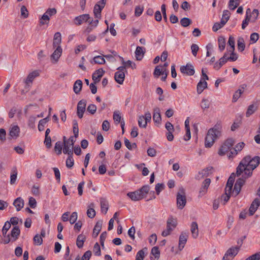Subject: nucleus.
I'll return each mask as SVG.
<instances>
[{
  "mask_svg": "<svg viewBox=\"0 0 260 260\" xmlns=\"http://www.w3.org/2000/svg\"><path fill=\"white\" fill-rule=\"evenodd\" d=\"M207 87V83L206 81H200L198 83L197 87V91L198 94H201L203 90Z\"/></svg>",
  "mask_w": 260,
  "mask_h": 260,
  "instance_id": "nucleus-28",
  "label": "nucleus"
},
{
  "mask_svg": "<svg viewBox=\"0 0 260 260\" xmlns=\"http://www.w3.org/2000/svg\"><path fill=\"white\" fill-rule=\"evenodd\" d=\"M86 101L85 100H80L77 107V115L79 118H82L86 110Z\"/></svg>",
  "mask_w": 260,
  "mask_h": 260,
  "instance_id": "nucleus-12",
  "label": "nucleus"
},
{
  "mask_svg": "<svg viewBox=\"0 0 260 260\" xmlns=\"http://www.w3.org/2000/svg\"><path fill=\"white\" fill-rule=\"evenodd\" d=\"M260 163V157L256 156L251 158L247 155L242 159L237 168L236 175L240 176L242 174L245 177L249 178L251 176L252 171L258 166Z\"/></svg>",
  "mask_w": 260,
  "mask_h": 260,
  "instance_id": "nucleus-1",
  "label": "nucleus"
},
{
  "mask_svg": "<svg viewBox=\"0 0 260 260\" xmlns=\"http://www.w3.org/2000/svg\"><path fill=\"white\" fill-rule=\"evenodd\" d=\"M94 206L93 204H91L87 211V215L89 218H93L95 216V211L93 208Z\"/></svg>",
  "mask_w": 260,
  "mask_h": 260,
  "instance_id": "nucleus-39",
  "label": "nucleus"
},
{
  "mask_svg": "<svg viewBox=\"0 0 260 260\" xmlns=\"http://www.w3.org/2000/svg\"><path fill=\"white\" fill-rule=\"evenodd\" d=\"M177 224V221L176 218H174L173 217V216H170L167 222V225H169L171 228L174 230L175 228L176 227Z\"/></svg>",
  "mask_w": 260,
  "mask_h": 260,
  "instance_id": "nucleus-33",
  "label": "nucleus"
},
{
  "mask_svg": "<svg viewBox=\"0 0 260 260\" xmlns=\"http://www.w3.org/2000/svg\"><path fill=\"white\" fill-rule=\"evenodd\" d=\"M210 103L207 99H203L202 100L201 107L202 109L205 110L209 108Z\"/></svg>",
  "mask_w": 260,
  "mask_h": 260,
  "instance_id": "nucleus-51",
  "label": "nucleus"
},
{
  "mask_svg": "<svg viewBox=\"0 0 260 260\" xmlns=\"http://www.w3.org/2000/svg\"><path fill=\"white\" fill-rule=\"evenodd\" d=\"M104 55H102V56L98 55L93 57L92 61H91V63H96L99 64H103L105 63V59L104 58Z\"/></svg>",
  "mask_w": 260,
  "mask_h": 260,
  "instance_id": "nucleus-27",
  "label": "nucleus"
},
{
  "mask_svg": "<svg viewBox=\"0 0 260 260\" xmlns=\"http://www.w3.org/2000/svg\"><path fill=\"white\" fill-rule=\"evenodd\" d=\"M36 121V117L34 116L29 117L28 121V125L30 128H34L35 127V122Z\"/></svg>",
  "mask_w": 260,
  "mask_h": 260,
  "instance_id": "nucleus-52",
  "label": "nucleus"
},
{
  "mask_svg": "<svg viewBox=\"0 0 260 260\" xmlns=\"http://www.w3.org/2000/svg\"><path fill=\"white\" fill-rule=\"evenodd\" d=\"M149 190V186L148 185H145L136 191L127 193V196L132 201H137L145 198Z\"/></svg>",
  "mask_w": 260,
  "mask_h": 260,
  "instance_id": "nucleus-4",
  "label": "nucleus"
},
{
  "mask_svg": "<svg viewBox=\"0 0 260 260\" xmlns=\"http://www.w3.org/2000/svg\"><path fill=\"white\" fill-rule=\"evenodd\" d=\"M235 141L232 138L228 139L219 149L218 154L221 156L225 155L231 149Z\"/></svg>",
  "mask_w": 260,
  "mask_h": 260,
  "instance_id": "nucleus-7",
  "label": "nucleus"
},
{
  "mask_svg": "<svg viewBox=\"0 0 260 260\" xmlns=\"http://www.w3.org/2000/svg\"><path fill=\"white\" fill-rule=\"evenodd\" d=\"M176 200L178 208L182 209L186 204V198L183 188L181 187L179 189V192L177 194Z\"/></svg>",
  "mask_w": 260,
  "mask_h": 260,
  "instance_id": "nucleus-5",
  "label": "nucleus"
},
{
  "mask_svg": "<svg viewBox=\"0 0 260 260\" xmlns=\"http://www.w3.org/2000/svg\"><path fill=\"white\" fill-rule=\"evenodd\" d=\"M225 24V22L223 21V20H221L219 23H215L212 27L213 31H217L219 28H221Z\"/></svg>",
  "mask_w": 260,
  "mask_h": 260,
  "instance_id": "nucleus-50",
  "label": "nucleus"
},
{
  "mask_svg": "<svg viewBox=\"0 0 260 260\" xmlns=\"http://www.w3.org/2000/svg\"><path fill=\"white\" fill-rule=\"evenodd\" d=\"M105 71L103 69L100 68L96 70L92 75V80L94 81V83H96L100 81L101 77L103 76Z\"/></svg>",
  "mask_w": 260,
  "mask_h": 260,
  "instance_id": "nucleus-17",
  "label": "nucleus"
},
{
  "mask_svg": "<svg viewBox=\"0 0 260 260\" xmlns=\"http://www.w3.org/2000/svg\"><path fill=\"white\" fill-rule=\"evenodd\" d=\"M102 226V221L99 220L98 221L95 225H94V227L93 228V233H92V237L93 238H96L99 233L100 232Z\"/></svg>",
  "mask_w": 260,
  "mask_h": 260,
  "instance_id": "nucleus-22",
  "label": "nucleus"
},
{
  "mask_svg": "<svg viewBox=\"0 0 260 260\" xmlns=\"http://www.w3.org/2000/svg\"><path fill=\"white\" fill-rule=\"evenodd\" d=\"M153 75L155 77H158L160 75H164V71L160 69L159 66H156L154 69Z\"/></svg>",
  "mask_w": 260,
  "mask_h": 260,
  "instance_id": "nucleus-61",
  "label": "nucleus"
},
{
  "mask_svg": "<svg viewBox=\"0 0 260 260\" xmlns=\"http://www.w3.org/2000/svg\"><path fill=\"white\" fill-rule=\"evenodd\" d=\"M113 119L117 123H121V116L119 111H115L113 113Z\"/></svg>",
  "mask_w": 260,
  "mask_h": 260,
  "instance_id": "nucleus-59",
  "label": "nucleus"
},
{
  "mask_svg": "<svg viewBox=\"0 0 260 260\" xmlns=\"http://www.w3.org/2000/svg\"><path fill=\"white\" fill-rule=\"evenodd\" d=\"M73 155H68V157L66 160V166L68 168H72L74 164Z\"/></svg>",
  "mask_w": 260,
  "mask_h": 260,
  "instance_id": "nucleus-47",
  "label": "nucleus"
},
{
  "mask_svg": "<svg viewBox=\"0 0 260 260\" xmlns=\"http://www.w3.org/2000/svg\"><path fill=\"white\" fill-rule=\"evenodd\" d=\"M49 121L48 117L42 119L39 121L38 124V129L39 131H43L44 129L45 125Z\"/></svg>",
  "mask_w": 260,
  "mask_h": 260,
  "instance_id": "nucleus-41",
  "label": "nucleus"
},
{
  "mask_svg": "<svg viewBox=\"0 0 260 260\" xmlns=\"http://www.w3.org/2000/svg\"><path fill=\"white\" fill-rule=\"evenodd\" d=\"M153 120L157 123H159L161 120L160 109L158 107L155 108L153 110Z\"/></svg>",
  "mask_w": 260,
  "mask_h": 260,
  "instance_id": "nucleus-21",
  "label": "nucleus"
},
{
  "mask_svg": "<svg viewBox=\"0 0 260 260\" xmlns=\"http://www.w3.org/2000/svg\"><path fill=\"white\" fill-rule=\"evenodd\" d=\"M114 78L116 82L119 84H122L125 78L124 72L117 71L115 73Z\"/></svg>",
  "mask_w": 260,
  "mask_h": 260,
  "instance_id": "nucleus-19",
  "label": "nucleus"
},
{
  "mask_svg": "<svg viewBox=\"0 0 260 260\" xmlns=\"http://www.w3.org/2000/svg\"><path fill=\"white\" fill-rule=\"evenodd\" d=\"M144 48L142 47H137L135 51V55L137 60H140L142 59L144 55Z\"/></svg>",
  "mask_w": 260,
  "mask_h": 260,
  "instance_id": "nucleus-36",
  "label": "nucleus"
},
{
  "mask_svg": "<svg viewBox=\"0 0 260 260\" xmlns=\"http://www.w3.org/2000/svg\"><path fill=\"white\" fill-rule=\"evenodd\" d=\"M62 149V144L60 141H58L55 143L54 150L57 152L58 155H59L61 153V151Z\"/></svg>",
  "mask_w": 260,
  "mask_h": 260,
  "instance_id": "nucleus-48",
  "label": "nucleus"
},
{
  "mask_svg": "<svg viewBox=\"0 0 260 260\" xmlns=\"http://www.w3.org/2000/svg\"><path fill=\"white\" fill-rule=\"evenodd\" d=\"M86 239V237L83 234H80L77 238L76 245L77 246L81 248L83 247L84 242Z\"/></svg>",
  "mask_w": 260,
  "mask_h": 260,
  "instance_id": "nucleus-34",
  "label": "nucleus"
},
{
  "mask_svg": "<svg viewBox=\"0 0 260 260\" xmlns=\"http://www.w3.org/2000/svg\"><path fill=\"white\" fill-rule=\"evenodd\" d=\"M257 106L256 104H251L249 105L246 113V117H249L250 115L253 114L254 112L257 110Z\"/></svg>",
  "mask_w": 260,
  "mask_h": 260,
  "instance_id": "nucleus-35",
  "label": "nucleus"
},
{
  "mask_svg": "<svg viewBox=\"0 0 260 260\" xmlns=\"http://www.w3.org/2000/svg\"><path fill=\"white\" fill-rule=\"evenodd\" d=\"M259 205V200L257 198L255 199L252 202L249 209V214L250 216H252L255 213Z\"/></svg>",
  "mask_w": 260,
  "mask_h": 260,
  "instance_id": "nucleus-15",
  "label": "nucleus"
},
{
  "mask_svg": "<svg viewBox=\"0 0 260 260\" xmlns=\"http://www.w3.org/2000/svg\"><path fill=\"white\" fill-rule=\"evenodd\" d=\"M147 251V248H144L140 250H139L136 256V260H143L145 257V254Z\"/></svg>",
  "mask_w": 260,
  "mask_h": 260,
  "instance_id": "nucleus-38",
  "label": "nucleus"
},
{
  "mask_svg": "<svg viewBox=\"0 0 260 260\" xmlns=\"http://www.w3.org/2000/svg\"><path fill=\"white\" fill-rule=\"evenodd\" d=\"M82 81L81 80H76L74 84L73 90L75 93H80L82 87Z\"/></svg>",
  "mask_w": 260,
  "mask_h": 260,
  "instance_id": "nucleus-31",
  "label": "nucleus"
},
{
  "mask_svg": "<svg viewBox=\"0 0 260 260\" xmlns=\"http://www.w3.org/2000/svg\"><path fill=\"white\" fill-rule=\"evenodd\" d=\"M56 12L57 11L55 8L48 9L40 19V23L42 25L48 24L50 20V17L56 14Z\"/></svg>",
  "mask_w": 260,
  "mask_h": 260,
  "instance_id": "nucleus-9",
  "label": "nucleus"
},
{
  "mask_svg": "<svg viewBox=\"0 0 260 260\" xmlns=\"http://www.w3.org/2000/svg\"><path fill=\"white\" fill-rule=\"evenodd\" d=\"M218 47L220 51H222L224 49L225 46V40L222 37L220 36L218 38Z\"/></svg>",
  "mask_w": 260,
  "mask_h": 260,
  "instance_id": "nucleus-44",
  "label": "nucleus"
},
{
  "mask_svg": "<svg viewBox=\"0 0 260 260\" xmlns=\"http://www.w3.org/2000/svg\"><path fill=\"white\" fill-rule=\"evenodd\" d=\"M74 146H70V143L68 142H66L64 144V147L63 149V152L64 154H67L68 155H73V148Z\"/></svg>",
  "mask_w": 260,
  "mask_h": 260,
  "instance_id": "nucleus-30",
  "label": "nucleus"
},
{
  "mask_svg": "<svg viewBox=\"0 0 260 260\" xmlns=\"http://www.w3.org/2000/svg\"><path fill=\"white\" fill-rule=\"evenodd\" d=\"M180 72L188 76L194 75L195 71L193 66L190 63H187L186 66H182L180 67Z\"/></svg>",
  "mask_w": 260,
  "mask_h": 260,
  "instance_id": "nucleus-13",
  "label": "nucleus"
},
{
  "mask_svg": "<svg viewBox=\"0 0 260 260\" xmlns=\"http://www.w3.org/2000/svg\"><path fill=\"white\" fill-rule=\"evenodd\" d=\"M34 242L38 245H40L42 244L43 239L41 236L37 234L34 238Z\"/></svg>",
  "mask_w": 260,
  "mask_h": 260,
  "instance_id": "nucleus-62",
  "label": "nucleus"
},
{
  "mask_svg": "<svg viewBox=\"0 0 260 260\" xmlns=\"http://www.w3.org/2000/svg\"><path fill=\"white\" fill-rule=\"evenodd\" d=\"M101 211L104 214H106L108 210V204L105 201L101 202Z\"/></svg>",
  "mask_w": 260,
  "mask_h": 260,
  "instance_id": "nucleus-53",
  "label": "nucleus"
},
{
  "mask_svg": "<svg viewBox=\"0 0 260 260\" xmlns=\"http://www.w3.org/2000/svg\"><path fill=\"white\" fill-rule=\"evenodd\" d=\"M191 232L192 236L196 239L199 235L198 225L196 222H192L191 224Z\"/></svg>",
  "mask_w": 260,
  "mask_h": 260,
  "instance_id": "nucleus-24",
  "label": "nucleus"
},
{
  "mask_svg": "<svg viewBox=\"0 0 260 260\" xmlns=\"http://www.w3.org/2000/svg\"><path fill=\"white\" fill-rule=\"evenodd\" d=\"M248 178L245 177V175L242 174L241 177L237 180L232 193L235 197H236L240 192L242 186L244 184L245 180Z\"/></svg>",
  "mask_w": 260,
  "mask_h": 260,
  "instance_id": "nucleus-8",
  "label": "nucleus"
},
{
  "mask_svg": "<svg viewBox=\"0 0 260 260\" xmlns=\"http://www.w3.org/2000/svg\"><path fill=\"white\" fill-rule=\"evenodd\" d=\"M235 179L234 177L231 176L227 181L226 186L225 188V191L227 192H229L232 190L233 184L234 183Z\"/></svg>",
  "mask_w": 260,
  "mask_h": 260,
  "instance_id": "nucleus-29",
  "label": "nucleus"
},
{
  "mask_svg": "<svg viewBox=\"0 0 260 260\" xmlns=\"http://www.w3.org/2000/svg\"><path fill=\"white\" fill-rule=\"evenodd\" d=\"M24 204L23 200L20 197L16 199L13 202V205L17 211H20L23 207Z\"/></svg>",
  "mask_w": 260,
  "mask_h": 260,
  "instance_id": "nucleus-23",
  "label": "nucleus"
},
{
  "mask_svg": "<svg viewBox=\"0 0 260 260\" xmlns=\"http://www.w3.org/2000/svg\"><path fill=\"white\" fill-rule=\"evenodd\" d=\"M93 252L96 256H100L101 254V248L98 243H96L94 245Z\"/></svg>",
  "mask_w": 260,
  "mask_h": 260,
  "instance_id": "nucleus-55",
  "label": "nucleus"
},
{
  "mask_svg": "<svg viewBox=\"0 0 260 260\" xmlns=\"http://www.w3.org/2000/svg\"><path fill=\"white\" fill-rule=\"evenodd\" d=\"M74 23L76 25H81L83 23H88L89 26L88 27V31L92 30L93 27H95L99 23V20L95 19L93 20V18L90 17L88 14H83L77 16L74 19Z\"/></svg>",
  "mask_w": 260,
  "mask_h": 260,
  "instance_id": "nucleus-3",
  "label": "nucleus"
},
{
  "mask_svg": "<svg viewBox=\"0 0 260 260\" xmlns=\"http://www.w3.org/2000/svg\"><path fill=\"white\" fill-rule=\"evenodd\" d=\"M258 11L257 9H254L251 14L249 16V18H250V22H255V20L257 19L258 16Z\"/></svg>",
  "mask_w": 260,
  "mask_h": 260,
  "instance_id": "nucleus-43",
  "label": "nucleus"
},
{
  "mask_svg": "<svg viewBox=\"0 0 260 260\" xmlns=\"http://www.w3.org/2000/svg\"><path fill=\"white\" fill-rule=\"evenodd\" d=\"M145 118L144 116H140L139 117L138 119V124L140 127L146 128V122H144Z\"/></svg>",
  "mask_w": 260,
  "mask_h": 260,
  "instance_id": "nucleus-57",
  "label": "nucleus"
},
{
  "mask_svg": "<svg viewBox=\"0 0 260 260\" xmlns=\"http://www.w3.org/2000/svg\"><path fill=\"white\" fill-rule=\"evenodd\" d=\"M260 259V251L255 253L254 254L250 256L245 260H259Z\"/></svg>",
  "mask_w": 260,
  "mask_h": 260,
  "instance_id": "nucleus-64",
  "label": "nucleus"
},
{
  "mask_svg": "<svg viewBox=\"0 0 260 260\" xmlns=\"http://www.w3.org/2000/svg\"><path fill=\"white\" fill-rule=\"evenodd\" d=\"M180 24L183 27H187L191 23V20L187 17H184L180 20Z\"/></svg>",
  "mask_w": 260,
  "mask_h": 260,
  "instance_id": "nucleus-46",
  "label": "nucleus"
},
{
  "mask_svg": "<svg viewBox=\"0 0 260 260\" xmlns=\"http://www.w3.org/2000/svg\"><path fill=\"white\" fill-rule=\"evenodd\" d=\"M221 133V127L219 124L215 125L213 128H210L205 138V147L210 148L215 141L220 137Z\"/></svg>",
  "mask_w": 260,
  "mask_h": 260,
  "instance_id": "nucleus-2",
  "label": "nucleus"
},
{
  "mask_svg": "<svg viewBox=\"0 0 260 260\" xmlns=\"http://www.w3.org/2000/svg\"><path fill=\"white\" fill-rule=\"evenodd\" d=\"M20 230L19 228H18V226H14L12 229V230L11 232V240H12V241H16L17 239H18V238L20 235Z\"/></svg>",
  "mask_w": 260,
  "mask_h": 260,
  "instance_id": "nucleus-20",
  "label": "nucleus"
},
{
  "mask_svg": "<svg viewBox=\"0 0 260 260\" xmlns=\"http://www.w3.org/2000/svg\"><path fill=\"white\" fill-rule=\"evenodd\" d=\"M21 15L24 18H27L28 16V12L24 6H22L21 8Z\"/></svg>",
  "mask_w": 260,
  "mask_h": 260,
  "instance_id": "nucleus-63",
  "label": "nucleus"
},
{
  "mask_svg": "<svg viewBox=\"0 0 260 260\" xmlns=\"http://www.w3.org/2000/svg\"><path fill=\"white\" fill-rule=\"evenodd\" d=\"M62 51V50L61 47H57L51 55V58L55 61H57L61 55Z\"/></svg>",
  "mask_w": 260,
  "mask_h": 260,
  "instance_id": "nucleus-32",
  "label": "nucleus"
},
{
  "mask_svg": "<svg viewBox=\"0 0 260 260\" xmlns=\"http://www.w3.org/2000/svg\"><path fill=\"white\" fill-rule=\"evenodd\" d=\"M61 42V34H55L53 42V48H57L58 47H61L60 44Z\"/></svg>",
  "mask_w": 260,
  "mask_h": 260,
  "instance_id": "nucleus-26",
  "label": "nucleus"
},
{
  "mask_svg": "<svg viewBox=\"0 0 260 260\" xmlns=\"http://www.w3.org/2000/svg\"><path fill=\"white\" fill-rule=\"evenodd\" d=\"M73 133L75 135V137L77 138L79 134L78 125L76 120L73 121Z\"/></svg>",
  "mask_w": 260,
  "mask_h": 260,
  "instance_id": "nucleus-56",
  "label": "nucleus"
},
{
  "mask_svg": "<svg viewBox=\"0 0 260 260\" xmlns=\"http://www.w3.org/2000/svg\"><path fill=\"white\" fill-rule=\"evenodd\" d=\"M96 106L94 104H90L87 108V111L91 114H94L96 111Z\"/></svg>",
  "mask_w": 260,
  "mask_h": 260,
  "instance_id": "nucleus-58",
  "label": "nucleus"
},
{
  "mask_svg": "<svg viewBox=\"0 0 260 260\" xmlns=\"http://www.w3.org/2000/svg\"><path fill=\"white\" fill-rule=\"evenodd\" d=\"M239 248L233 247L229 249L222 258V260H232L238 253Z\"/></svg>",
  "mask_w": 260,
  "mask_h": 260,
  "instance_id": "nucleus-11",
  "label": "nucleus"
},
{
  "mask_svg": "<svg viewBox=\"0 0 260 260\" xmlns=\"http://www.w3.org/2000/svg\"><path fill=\"white\" fill-rule=\"evenodd\" d=\"M77 213L76 212H73L69 218L70 223L72 224L75 223V222L77 221Z\"/></svg>",
  "mask_w": 260,
  "mask_h": 260,
  "instance_id": "nucleus-60",
  "label": "nucleus"
},
{
  "mask_svg": "<svg viewBox=\"0 0 260 260\" xmlns=\"http://www.w3.org/2000/svg\"><path fill=\"white\" fill-rule=\"evenodd\" d=\"M107 0H101L94 5L93 13L96 19L99 20L101 17V11L104 8Z\"/></svg>",
  "mask_w": 260,
  "mask_h": 260,
  "instance_id": "nucleus-10",
  "label": "nucleus"
},
{
  "mask_svg": "<svg viewBox=\"0 0 260 260\" xmlns=\"http://www.w3.org/2000/svg\"><path fill=\"white\" fill-rule=\"evenodd\" d=\"M151 254L154 256L155 258L158 259L160 256V252L158 247H153L151 249Z\"/></svg>",
  "mask_w": 260,
  "mask_h": 260,
  "instance_id": "nucleus-49",
  "label": "nucleus"
},
{
  "mask_svg": "<svg viewBox=\"0 0 260 260\" xmlns=\"http://www.w3.org/2000/svg\"><path fill=\"white\" fill-rule=\"evenodd\" d=\"M188 235L186 233H182L179 239V249L181 250L184 248L187 240Z\"/></svg>",
  "mask_w": 260,
  "mask_h": 260,
  "instance_id": "nucleus-18",
  "label": "nucleus"
},
{
  "mask_svg": "<svg viewBox=\"0 0 260 260\" xmlns=\"http://www.w3.org/2000/svg\"><path fill=\"white\" fill-rule=\"evenodd\" d=\"M17 177V171L16 168H14L11 170L10 176V184H15Z\"/></svg>",
  "mask_w": 260,
  "mask_h": 260,
  "instance_id": "nucleus-37",
  "label": "nucleus"
},
{
  "mask_svg": "<svg viewBox=\"0 0 260 260\" xmlns=\"http://www.w3.org/2000/svg\"><path fill=\"white\" fill-rule=\"evenodd\" d=\"M245 46L243 39L240 38L238 41V49L240 51H243L245 49Z\"/></svg>",
  "mask_w": 260,
  "mask_h": 260,
  "instance_id": "nucleus-54",
  "label": "nucleus"
},
{
  "mask_svg": "<svg viewBox=\"0 0 260 260\" xmlns=\"http://www.w3.org/2000/svg\"><path fill=\"white\" fill-rule=\"evenodd\" d=\"M245 146V144L243 142L239 143L231 151V155H229L231 157L232 155H236L237 154L238 152L240 151Z\"/></svg>",
  "mask_w": 260,
  "mask_h": 260,
  "instance_id": "nucleus-25",
  "label": "nucleus"
},
{
  "mask_svg": "<svg viewBox=\"0 0 260 260\" xmlns=\"http://www.w3.org/2000/svg\"><path fill=\"white\" fill-rule=\"evenodd\" d=\"M40 70H37L29 73L26 78L24 80L25 89L29 90V88L31 86L32 82L36 78L40 76Z\"/></svg>",
  "mask_w": 260,
  "mask_h": 260,
  "instance_id": "nucleus-6",
  "label": "nucleus"
},
{
  "mask_svg": "<svg viewBox=\"0 0 260 260\" xmlns=\"http://www.w3.org/2000/svg\"><path fill=\"white\" fill-rule=\"evenodd\" d=\"M20 128L18 125H13L10 128L9 136L11 139H16L19 136Z\"/></svg>",
  "mask_w": 260,
  "mask_h": 260,
  "instance_id": "nucleus-16",
  "label": "nucleus"
},
{
  "mask_svg": "<svg viewBox=\"0 0 260 260\" xmlns=\"http://www.w3.org/2000/svg\"><path fill=\"white\" fill-rule=\"evenodd\" d=\"M228 45L230 46L228 48L227 50L229 51H234L235 50V39L232 36L229 37L228 42Z\"/></svg>",
  "mask_w": 260,
  "mask_h": 260,
  "instance_id": "nucleus-40",
  "label": "nucleus"
},
{
  "mask_svg": "<svg viewBox=\"0 0 260 260\" xmlns=\"http://www.w3.org/2000/svg\"><path fill=\"white\" fill-rule=\"evenodd\" d=\"M232 194V191L227 192L225 191L224 194L221 196V200L223 202V205H225L229 200Z\"/></svg>",
  "mask_w": 260,
  "mask_h": 260,
  "instance_id": "nucleus-42",
  "label": "nucleus"
},
{
  "mask_svg": "<svg viewBox=\"0 0 260 260\" xmlns=\"http://www.w3.org/2000/svg\"><path fill=\"white\" fill-rule=\"evenodd\" d=\"M11 223L7 221L5 222V223L3 228L2 233H3V236L5 238L4 240V243L5 244H8L11 241V238H10V235H9V234L7 235V233L8 231L11 228Z\"/></svg>",
  "mask_w": 260,
  "mask_h": 260,
  "instance_id": "nucleus-14",
  "label": "nucleus"
},
{
  "mask_svg": "<svg viewBox=\"0 0 260 260\" xmlns=\"http://www.w3.org/2000/svg\"><path fill=\"white\" fill-rule=\"evenodd\" d=\"M239 5V0H230L229 8L232 10H234Z\"/></svg>",
  "mask_w": 260,
  "mask_h": 260,
  "instance_id": "nucleus-45",
  "label": "nucleus"
}]
</instances>
